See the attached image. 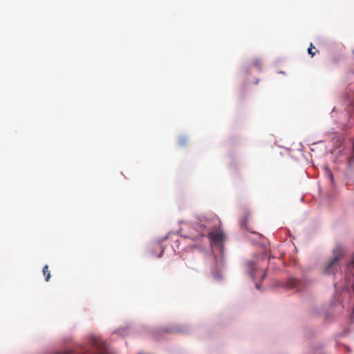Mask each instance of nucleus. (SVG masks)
<instances>
[{"instance_id": "obj_1", "label": "nucleus", "mask_w": 354, "mask_h": 354, "mask_svg": "<svg viewBox=\"0 0 354 354\" xmlns=\"http://www.w3.org/2000/svg\"><path fill=\"white\" fill-rule=\"evenodd\" d=\"M209 238L211 239L212 245H218L222 246L225 241V235L221 230H216L208 234Z\"/></svg>"}, {"instance_id": "obj_2", "label": "nucleus", "mask_w": 354, "mask_h": 354, "mask_svg": "<svg viewBox=\"0 0 354 354\" xmlns=\"http://www.w3.org/2000/svg\"><path fill=\"white\" fill-rule=\"evenodd\" d=\"M339 259V255L335 254V257L331 259L324 268V272L327 274H330L334 272L335 264Z\"/></svg>"}, {"instance_id": "obj_3", "label": "nucleus", "mask_w": 354, "mask_h": 354, "mask_svg": "<svg viewBox=\"0 0 354 354\" xmlns=\"http://www.w3.org/2000/svg\"><path fill=\"white\" fill-rule=\"evenodd\" d=\"M250 275H251V277L253 279H255L257 277V273L256 272H258L259 270H257V268L254 267V266L252 263L250 264ZM259 272L261 274V280H263L266 277V272L263 270H260Z\"/></svg>"}, {"instance_id": "obj_4", "label": "nucleus", "mask_w": 354, "mask_h": 354, "mask_svg": "<svg viewBox=\"0 0 354 354\" xmlns=\"http://www.w3.org/2000/svg\"><path fill=\"white\" fill-rule=\"evenodd\" d=\"M299 284V281L295 278H290L287 282V286L290 288H296Z\"/></svg>"}, {"instance_id": "obj_5", "label": "nucleus", "mask_w": 354, "mask_h": 354, "mask_svg": "<svg viewBox=\"0 0 354 354\" xmlns=\"http://www.w3.org/2000/svg\"><path fill=\"white\" fill-rule=\"evenodd\" d=\"M43 274L44 275L45 277V280L46 281H48L49 279H50V270L48 269V266L47 265H46L44 268H43Z\"/></svg>"}, {"instance_id": "obj_6", "label": "nucleus", "mask_w": 354, "mask_h": 354, "mask_svg": "<svg viewBox=\"0 0 354 354\" xmlns=\"http://www.w3.org/2000/svg\"><path fill=\"white\" fill-rule=\"evenodd\" d=\"M317 51L318 50H316L315 47L313 45V44H310V45L308 49V54L310 55L311 57H313Z\"/></svg>"}, {"instance_id": "obj_7", "label": "nucleus", "mask_w": 354, "mask_h": 354, "mask_svg": "<svg viewBox=\"0 0 354 354\" xmlns=\"http://www.w3.org/2000/svg\"><path fill=\"white\" fill-rule=\"evenodd\" d=\"M248 218V215H246L245 216L244 219L240 221V223L242 227H243L245 225Z\"/></svg>"}, {"instance_id": "obj_8", "label": "nucleus", "mask_w": 354, "mask_h": 354, "mask_svg": "<svg viewBox=\"0 0 354 354\" xmlns=\"http://www.w3.org/2000/svg\"><path fill=\"white\" fill-rule=\"evenodd\" d=\"M328 176L330 178L331 183H333L334 178H333V175L332 172L330 171H328Z\"/></svg>"}, {"instance_id": "obj_9", "label": "nucleus", "mask_w": 354, "mask_h": 354, "mask_svg": "<svg viewBox=\"0 0 354 354\" xmlns=\"http://www.w3.org/2000/svg\"><path fill=\"white\" fill-rule=\"evenodd\" d=\"M254 64L257 66V67H260V65H261V62L258 60H257Z\"/></svg>"}, {"instance_id": "obj_10", "label": "nucleus", "mask_w": 354, "mask_h": 354, "mask_svg": "<svg viewBox=\"0 0 354 354\" xmlns=\"http://www.w3.org/2000/svg\"><path fill=\"white\" fill-rule=\"evenodd\" d=\"M180 145H183V144H184V142H185V141H184V140H180Z\"/></svg>"}, {"instance_id": "obj_11", "label": "nucleus", "mask_w": 354, "mask_h": 354, "mask_svg": "<svg viewBox=\"0 0 354 354\" xmlns=\"http://www.w3.org/2000/svg\"><path fill=\"white\" fill-rule=\"evenodd\" d=\"M256 287H257V288H259V286L258 283L256 284Z\"/></svg>"}]
</instances>
